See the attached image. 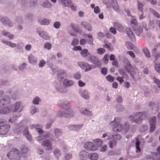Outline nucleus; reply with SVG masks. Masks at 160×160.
Returning a JSON list of instances; mask_svg holds the SVG:
<instances>
[{
    "label": "nucleus",
    "instance_id": "1",
    "mask_svg": "<svg viewBox=\"0 0 160 160\" xmlns=\"http://www.w3.org/2000/svg\"><path fill=\"white\" fill-rule=\"evenodd\" d=\"M146 113L145 112H139L135 114L130 116V119L134 122L137 123H141L143 118L145 117Z\"/></svg>",
    "mask_w": 160,
    "mask_h": 160
},
{
    "label": "nucleus",
    "instance_id": "2",
    "mask_svg": "<svg viewBox=\"0 0 160 160\" xmlns=\"http://www.w3.org/2000/svg\"><path fill=\"white\" fill-rule=\"evenodd\" d=\"M7 156L11 160H20L21 158L20 152L15 148L12 149Z\"/></svg>",
    "mask_w": 160,
    "mask_h": 160
},
{
    "label": "nucleus",
    "instance_id": "3",
    "mask_svg": "<svg viewBox=\"0 0 160 160\" xmlns=\"http://www.w3.org/2000/svg\"><path fill=\"white\" fill-rule=\"evenodd\" d=\"M78 65L82 69H84L85 72H88L95 68L93 65H90L86 62H78Z\"/></svg>",
    "mask_w": 160,
    "mask_h": 160
},
{
    "label": "nucleus",
    "instance_id": "4",
    "mask_svg": "<svg viewBox=\"0 0 160 160\" xmlns=\"http://www.w3.org/2000/svg\"><path fill=\"white\" fill-rule=\"evenodd\" d=\"M68 112H70V113L68 114V113H66L64 111H62L60 110L57 112L56 116L58 117H68L69 118L72 117L74 114V113L73 111L71 109H69L68 111Z\"/></svg>",
    "mask_w": 160,
    "mask_h": 160
},
{
    "label": "nucleus",
    "instance_id": "5",
    "mask_svg": "<svg viewBox=\"0 0 160 160\" xmlns=\"http://www.w3.org/2000/svg\"><path fill=\"white\" fill-rule=\"evenodd\" d=\"M84 147L87 150L90 151H94L98 149L97 147L92 142H87L84 144Z\"/></svg>",
    "mask_w": 160,
    "mask_h": 160
},
{
    "label": "nucleus",
    "instance_id": "6",
    "mask_svg": "<svg viewBox=\"0 0 160 160\" xmlns=\"http://www.w3.org/2000/svg\"><path fill=\"white\" fill-rule=\"evenodd\" d=\"M54 86L57 90L60 92L65 93L67 91L66 88L63 86L61 82L59 81L55 82L54 83Z\"/></svg>",
    "mask_w": 160,
    "mask_h": 160
},
{
    "label": "nucleus",
    "instance_id": "7",
    "mask_svg": "<svg viewBox=\"0 0 160 160\" xmlns=\"http://www.w3.org/2000/svg\"><path fill=\"white\" fill-rule=\"evenodd\" d=\"M21 3L26 6H34L37 4L36 0H19Z\"/></svg>",
    "mask_w": 160,
    "mask_h": 160
},
{
    "label": "nucleus",
    "instance_id": "8",
    "mask_svg": "<svg viewBox=\"0 0 160 160\" xmlns=\"http://www.w3.org/2000/svg\"><path fill=\"white\" fill-rule=\"evenodd\" d=\"M126 64L127 66L126 69L127 72L130 75L132 78L134 79V76L132 74V73H135L133 68L128 60L127 61Z\"/></svg>",
    "mask_w": 160,
    "mask_h": 160
},
{
    "label": "nucleus",
    "instance_id": "9",
    "mask_svg": "<svg viewBox=\"0 0 160 160\" xmlns=\"http://www.w3.org/2000/svg\"><path fill=\"white\" fill-rule=\"evenodd\" d=\"M135 139L136 141L135 142L136 152L138 153L141 151V148L139 147L140 144L142 142H144V140L141 137L139 136L136 138Z\"/></svg>",
    "mask_w": 160,
    "mask_h": 160
},
{
    "label": "nucleus",
    "instance_id": "10",
    "mask_svg": "<svg viewBox=\"0 0 160 160\" xmlns=\"http://www.w3.org/2000/svg\"><path fill=\"white\" fill-rule=\"evenodd\" d=\"M5 122L1 121V134H5L7 133L10 128L9 125L4 124Z\"/></svg>",
    "mask_w": 160,
    "mask_h": 160
},
{
    "label": "nucleus",
    "instance_id": "11",
    "mask_svg": "<svg viewBox=\"0 0 160 160\" xmlns=\"http://www.w3.org/2000/svg\"><path fill=\"white\" fill-rule=\"evenodd\" d=\"M149 123L150 125V132H153L156 126V116H153L150 118Z\"/></svg>",
    "mask_w": 160,
    "mask_h": 160
},
{
    "label": "nucleus",
    "instance_id": "12",
    "mask_svg": "<svg viewBox=\"0 0 160 160\" xmlns=\"http://www.w3.org/2000/svg\"><path fill=\"white\" fill-rule=\"evenodd\" d=\"M21 106V102H17L13 104L10 105L9 108H11L12 112H16L20 109Z\"/></svg>",
    "mask_w": 160,
    "mask_h": 160
},
{
    "label": "nucleus",
    "instance_id": "13",
    "mask_svg": "<svg viewBox=\"0 0 160 160\" xmlns=\"http://www.w3.org/2000/svg\"><path fill=\"white\" fill-rule=\"evenodd\" d=\"M29 127L31 129H36V131L38 132V134H41L43 132V130L42 129L43 126L42 125L39 124H31L30 125Z\"/></svg>",
    "mask_w": 160,
    "mask_h": 160
},
{
    "label": "nucleus",
    "instance_id": "14",
    "mask_svg": "<svg viewBox=\"0 0 160 160\" xmlns=\"http://www.w3.org/2000/svg\"><path fill=\"white\" fill-rule=\"evenodd\" d=\"M1 22L3 24L6 25L8 27L11 28L13 26L12 22L7 17H2L1 19Z\"/></svg>",
    "mask_w": 160,
    "mask_h": 160
},
{
    "label": "nucleus",
    "instance_id": "15",
    "mask_svg": "<svg viewBox=\"0 0 160 160\" xmlns=\"http://www.w3.org/2000/svg\"><path fill=\"white\" fill-rule=\"evenodd\" d=\"M11 102L10 98L7 97L5 96L1 98V106H6Z\"/></svg>",
    "mask_w": 160,
    "mask_h": 160
},
{
    "label": "nucleus",
    "instance_id": "16",
    "mask_svg": "<svg viewBox=\"0 0 160 160\" xmlns=\"http://www.w3.org/2000/svg\"><path fill=\"white\" fill-rule=\"evenodd\" d=\"M149 105L153 111L158 112L160 109V104L157 102L156 103L153 102H150Z\"/></svg>",
    "mask_w": 160,
    "mask_h": 160
},
{
    "label": "nucleus",
    "instance_id": "17",
    "mask_svg": "<svg viewBox=\"0 0 160 160\" xmlns=\"http://www.w3.org/2000/svg\"><path fill=\"white\" fill-rule=\"evenodd\" d=\"M79 111L83 115H87L89 117H91L93 116V114L91 111L88 110L87 108L83 107L80 108Z\"/></svg>",
    "mask_w": 160,
    "mask_h": 160
},
{
    "label": "nucleus",
    "instance_id": "18",
    "mask_svg": "<svg viewBox=\"0 0 160 160\" xmlns=\"http://www.w3.org/2000/svg\"><path fill=\"white\" fill-rule=\"evenodd\" d=\"M22 156L24 158L27 157L30 154L28 148L26 147H22L21 148V154Z\"/></svg>",
    "mask_w": 160,
    "mask_h": 160
},
{
    "label": "nucleus",
    "instance_id": "19",
    "mask_svg": "<svg viewBox=\"0 0 160 160\" xmlns=\"http://www.w3.org/2000/svg\"><path fill=\"white\" fill-rule=\"evenodd\" d=\"M41 145L44 146L45 149L47 150H50L52 149V146L51 142L49 140H46L43 141L41 143Z\"/></svg>",
    "mask_w": 160,
    "mask_h": 160
},
{
    "label": "nucleus",
    "instance_id": "20",
    "mask_svg": "<svg viewBox=\"0 0 160 160\" xmlns=\"http://www.w3.org/2000/svg\"><path fill=\"white\" fill-rule=\"evenodd\" d=\"M79 93L85 99H89L90 98L89 92L88 90H81L79 91Z\"/></svg>",
    "mask_w": 160,
    "mask_h": 160
},
{
    "label": "nucleus",
    "instance_id": "21",
    "mask_svg": "<svg viewBox=\"0 0 160 160\" xmlns=\"http://www.w3.org/2000/svg\"><path fill=\"white\" fill-rule=\"evenodd\" d=\"M28 60L29 62L33 65L36 64L38 62L37 58L35 55L31 54L29 55Z\"/></svg>",
    "mask_w": 160,
    "mask_h": 160
},
{
    "label": "nucleus",
    "instance_id": "22",
    "mask_svg": "<svg viewBox=\"0 0 160 160\" xmlns=\"http://www.w3.org/2000/svg\"><path fill=\"white\" fill-rule=\"evenodd\" d=\"M58 105L60 108L64 110L69 107V103L67 101L60 100L58 102Z\"/></svg>",
    "mask_w": 160,
    "mask_h": 160
},
{
    "label": "nucleus",
    "instance_id": "23",
    "mask_svg": "<svg viewBox=\"0 0 160 160\" xmlns=\"http://www.w3.org/2000/svg\"><path fill=\"white\" fill-rule=\"evenodd\" d=\"M40 5L42 7L47 8H50L52 6L51 3L48 0H42Z\"/></svg>",
    "mask_w": 160,
    "mask_h": 160
},
{
    "label": "nucleus",
    "instance_id": "24",
    "mask_svg": "<svg viewBox=\"0 0 160 160\" xmlns=\"http://www.w3.org/2000/svg\"><path fill=\"white\" fill-rule=\"evenodd\" d=\"M125 31L129 39L132 41H135L136 40L135 36L130 29L127 28L125 29Z\"/></svg>",
    "mask_w": 160,
    "mask_h": 160
},
{
    "label": "nucleus",
    "instance_id": "25",
    "mask_svg": "<svg viewBox=\"0 0 160 160\" xmlns=\"http://www.w3.org/2000/svg\"><path fill=\"white\" fill-rule=\"evenodd\" d=\"M23 135L25 137L28 141L30 142L32 140V137L29 132L28 131V127H25V128L23 132Z\"/></svg>",
    "mask_w": 160,
    "mask_h": 160
},
{
    "label": "nucleus",
    "instance_id": "26",
    "mask_svg": "<svg viewBox=\"0 0 160 160\" xmlns=\"http://www.w3.org/2000/svg\"><path fill=\"white\" fill-rule=\"evenodd\" d=\"M91 61L94 64L99 66L101 64V62L99 59L94 56H91L90 57Z\"/></svg>",
    "mask_w": 160,
    "mask_h": 160
},
{
    "label": "nucleus",
    "instance_id": "27",
    "mask_svg": "<svg viewBox=\"0 0 160 160\" xmlns=\"http://www.w3.org/2000/svg\"><path fill=\"white\" fill-rule=\"evenodd\" d=\"M81 26L89 31H91L92 29V27L91 25L85 22H82L81 24Z\"/></svg>",
    "mask_w": 160,
    "mask_h": 160
},
{
    "label": "nucleus",
    "instance_id": "28",
    "mask_svg": "<svg viewBox=\"0 0 160 160\" xmlns=\"http://www.w3.org/2000/svg\"><path fill=\"white\" fill-rule=\"evenodd\" d=\"M113 127V131L115 132H120L123 129V126L121 124H115Z\"/></svg>",
    "mask_w": 160,
    "mask_h": 160
},
{
    "label": "nucleus",
    "instance_id": "29",
    "mask_svg": "<svg viewBox=\"0 0 160 160\" xmlns=\"http://www.w3.org/2000/svg\"><path fill=\"white\" fill-rule=\"evenodd\" d=\"M11 112V108H9V106L8 107L1 106V113L8 114Z\"/></svg>",
    "mask_w": 160,
    "mask_h": 160
},
{
    "label": "nucleus",
    "instance_id": "30",
    "mask_svg": "<svg viewBox=\"0 0 160 160\" xmlns=\"http://www.w3.org/2000/svg\"><path fill=\"white\" fill-rule=\"evenodd\" d=\"M63 85L66 87H70L73 85L75 83L74 81L69 80L68 79H65L63 81Z\"/></svg>",
    "mask_w": 160,
    "mask_h": 160
},
{
    "label": "nucleus",
    "instance_id": "31",
    "mask_svg": "<svg viewBox=\"0 0 160 160\" xmlns=\"http://www.w3.org/2000/svg\"><path fill=\"white\" fill-rule=\"evenodd\" d=\"M111 7H112L114 11L117 12L119 11V5L116 0H111Z\"/></svg>",
    "mask_w": 160,
    "mask_h": 160
},
{
    "label": "nucleus",
    "instance_id": "32",
    "mask_svg": "<svg viewBox=\"0 0 160 160\" xmlns=\"http://www.w3.org/2000/svg\"><path fill=\"white\" fill-rule=\"evenodd\" d=\"M50 19H48L46 18H41L38 20V22L40 24L43 25H47L49 24L51 22Z\"/></svg>",
    "mask_w": 160,
    "mask_h": 160
},
{
    "label": "nucleus",
    "instance_id": "33",
    "mask_svg": "<svg viewBox=\"0 0 160 160\" xmlns=\"http://www.w3.org/2000/svg\"><path fill=\"white\" fill-rule=\"evenodd\" d=\"M113 25L115 28L120 32L123 31L124 28L122 25L118 22H115L113 23Z\"/></svg>",
    "mask_w": 160,
    "mask_h": 160
},
{
    "label": "nucleus",
    "instance_id": "34",
    "mask_svg": "<svg viewBox=\"0 0 160 160\" xmlns=\"http://www.w3.org/2000/svg\"><path fill=\"white\" fill-rule=\"evenodd\" d=\"M38 34L42 38L45 39L49 40L50 38V37L44 31H41L38 32Z\"/></svg>",
    "mask_w": 160,
    "mask_h": 160
},
{
    "label": "nucleus",
    "instance_id": "35",
    "mask_svg": "<svg viewBox=\"0 0 160 160\" xmlns=\"http://www.w3.org/2000/svg\"><path fill=\"white\" fill-rule=\"evenodd\" d=\"M121 121V118L120 117H116L114 118V120L111 121L109 123V125L111 126H114L115 124H119V123Z\"/></svg>",
    "mask_w": 160,
    "mask_h": 160
},
{
    "label": "nucleus",
    "instance_id": "36",
    "mask_svg": "<svg viewBox=\"0 0 160 160\" xmlns=\"http://www.w3.org/2000/svg\"><path fill=\"white\" fill-rule=\"evenodd\" d=\"M89 154L84 150L82 151L80 154V158L82 160H86Z\"/></svg>",
    "mask_w": 160,
    "mask_h": 160
},
{
    "label": "nucleus",
    "instance_id": "37",
    "mask_svg": "<svg viewBox=\"0 0 160 160\" xmlns=\"http://www.w3.org/2000/svg\"><path fill=\"white\" fill-rule=\"evenodd\" d=\"M2 42L6 45L9 46L12 48H15L17 46L16 44L12 43L10 41H8L5 40H2Z\"/></svg>",
    "mask_w": 160,
    "mask_h": 160
},
{
    "label": "nucleus",
    "instance_id": "38",
    "mask_svg": "<svg viewBox=\"0 0 160 160\" xmlns=\"http://www.w3.org/2000/svg\"><path fill=\"white\" fill-rule=\"evenodd\" d=\"M58 1L64 7H69L71 5V0H59Z\"/></svg>",
    "mask_w": 160,
    "mask_h": 160
},
{
    "label": "nucleus",
    "instance_id": "39",
    "mask_svg": "<svg viewBox=\"0 0 160 160\" xmlns=\"http://www.w3.org/2000/svg\"><path fill=\"white\" fill-rule=\"evenodd\" d=\"M2 35L8 37L10 39H13L14 37V35L11 34L10 32L6 31H2Z\"/></svg>",
    "mask_w": 160,
    "mask_h": 160
},
{
    "label": "nucleus",
    "instance_id": "40",
    "mask_svg": "<svg viewBox=\"0 0 160 160\" xmlns=\"http://www.w3.org/2000/svg\"><path fill=\"white\" fill-rule=\"evenodd\" d=\"M104 43L105 45L103 46L104 48H107L110 51H112L113 50V46L110 42L105 41Z\"/></svg>",
    "mask_w": 160,
    "mask_h": 160
},
{
    "label": "nucleus",
    "instance_id": "41",
    "mask_svg": "<svg viewBox=\"0 0 160 160\" xmlns=\"http://www.w3.org/2000/svg\"><path fill=\"white\" fill-rule=\"evenodd\" d=\"M88 157L90 160H97L98 158V155L95 153H90L88 155Z\"/></svg>",
    "mask_w": 160,
    "mask_h": 160
},
{
    "label": "nucleus",
    "instance_id": "42",
    "mask_svg": "<svg viewBox=\"0 0 160 160\" xmlns=\"http://www.w3.org/2000/svg\"><path fill=\"white\" fill-rule=\"evenodd\" d=\"M134 31L136 35L138 36H139L142 32V28L141 26H139L138 28H134Z\"/></svg>",
    "mask_w": 160,
    "mask_h": 160
},
{
    "label": "nucleus",
    "instance_id": "43",
    "mask_svg": "<svg viewBox=\"0 0 160 160\" xmlns=\"http://www.w3.org/2000/svg\"><path fill=\"white\" fill-rule=\"evenodd\" d=\"M58 78L60 80L63 79L64 77H66V72L63 70H62L61 72L57 75Z\"/></svg>",
    "mask_w": 160,
    "mask_h": 160
},
{
    "label": "nucleus",
    "instance_id": "44",
    "mask_svg": "<svg viewBox=\"0 0 160 160\" xmlns=\"http://www.w3.org/2000/svg\"><path fill=\"white\" fill-rule=\"evenodd\" d=\"M54 132L55 136L57 138L59 137L62 135V132L58 128H55L54 129Z\"/></svg>",
    "mask_w": 160,
    "mask_h": 160
},
{
    "label": "nucleus",
    "instance_id": "45",
    "mask_svg": "<svg viewBox=\"0 0 160 160\" xmlns=\"http://www.w3.org/2000/svg\"><path fill=\"white\" fill-rule=\"evenodd\" d=\"M142 51L144 53L146 57L148 58H149L151 57L150 52L148 48L145 47L142 49Z\"/></svg>",
    "mask_w": 160,
    "mask_h": 160
},
{
    "label": "nucleus",
    "instance_id": "46",
    "mask_svg": "<svg viewBox=\"0 0 160 160\" xmlns=\"http://www.w3.org/2000/svg\"><path fill=\"white\" fill-rule=\"evenodd\" d=\"M81 55L83 57L86 58L89 55V53L87 49H84L80 52Z\"/></svg>",
    "mask_w": 160,
    "mask_h": 160
},
{
    "label": "nucleus",
    "instance_id": "47",
    "mask_svg": "<svg viewBox=\"0 0 160 160\" xmlns=\"http://www.w3.org/2000/svg\"><path fill=\"white\" fill-rule=\"evenodd\" d=\"M31 114L33 115L35 114L36 112H39V109L38 108H36L35 106H32L31 108Z\"/></svg>",
    "mask_w": 160,
    "mask_h": 160
},
{
    "label": "nucleus",
    "instance_id": "48",
    "mask_svg": "<svg viewBox=\"0 0 160 160\" xmlns=\"http://www.w3.org/2000/svg\"><path fill=\"white\" fill-rule=\"evenodd\" d=\"M94 142L95 143L97 147L101 146L103 144L102 141L100 139H96L94 140Z\"/></svg>",
    "mask_w": 160,
    "mask_h": 160
},
{
    "label": "nucleus",
    "instance_id": "49",
    "mask_svg": "<svg viewBox=\"0 0 160 160\" xmlns=\"http://www.w3.org/2000/svg\"><path fill=\"white\" fill-rule=\"evenodd\" d=\"M149 11L152 14H153L154 16L157 18H159L160 17V15L158 13L155 11L152 8H149Z\"/></svg>",
    "mask_w": 160,
    "mask_h": 160
},
{
    "label": "nucleus",
    "instance_id": "50",
    "mask_svg": "<svg viewBox=\"0 0 160 160\" xmlns=\"http://www.w3.org/2000/svg\"><path fill=\"white\" fill-rule=\"evenodd\" d=\"M41 101V99L38 97L35 98L32 101V103L34 105H38Z\"/></svg>",
    "mask_w": 160,
    "mask_h": 160
},
{
    "label": "nucleus",
    "instance_id": "51",
    "mask_svg": "<svg viewBox=\"0 0 160 160\" xmlns=\"http://www.w3.org/2000/svg\"><path fill=\"white\" fill-rule=\"evenodd\" d=\"M71 28L73 29V30L77 32L80 33L81 32V30L77 26H75L73 24H71Z\"/></svg>",
    "mask_w": 160,
    "mask_h": 160
},
{
    "label": "nucleus",
    "instance_id": "52",
    "mask_svg": "<svg viewBox=\"0 0 160 160\" xmlns=\"http://www.w3.org/2000/svg\"><path fill=\"white\" fill-rule=\"evenodd\" d=\"M103 3L106 5L107 8H111V2H110V0H102Z\"/></svg>",
    "mask_w": 160,
    "mask_h": 160
},
{
    "label": "nucleus",
    "instance_id": "53",
    "mask_svg": "<svg viewBox=\"0 0 160 160\" xmlns=\"http://www.w3.org/2000/svg\"><path fill=\"white\" fill-rule=\"evenodd\" d=\"M137 7L138 10L141 12H142L143 9V5L138 1V2Z\"/></svg>",
    "mask_w": 160,
    "mask_h": 160
},
{
    "label": "nucleus",
    "instance_id": "54",
    "mask_svg": "<svg viewBox=\"0 0 160 160\" xmlns=\"http://www.w3.org/2000/svg\"><path fill=\"white\" fill-rule=\"evenodd\" d=\"M117 142L115 140L110 141L109 143V146L111 148H112L117 144Z\"/></svg>",
    "mask_w": 160,
    "mask_h": 160
},
{
    "label": "nucleus",
    "instance_id": "55",
    "mask_svg": "<svg viewBox=\"0 0 160 160\" xmlns=\"http://www.w3.org/2000/svg\"><path fill=\"white\" fill-rule=\"evenodd\" d=\"M81 78V75L80 72H77L73 74V78L76 80H80Z\"/></svg>",
    "mask_w": 160,
    "mask_h": 160
},
{
    "label": "nucleus",
    "instance_id": "56",
    "mask_svg": "<svg viewBox=\"0 0 160 160\" xmlns=\"http://www.w3.org/2000/svg\"><path fill=\"white\" fill-rule=\"evenodd\" d=\"M112 137L114 140H120L121 138V136L119 134L117 133L112 135Z\"/></svg>",
    "mask_w": 160,
    "mask_h": 160
},
{
    "label": "nucleus",
    "instance_id": "57",
    "mask_svg": "<svg viewBox=\"0 0 160 160\" xmlns=\"http://www.w3.org/2000/svg\"><path fill=\"white\" fill-rule=\"evenodd\" d=\"M153 82L156 84L158 87L159 88L160 90V81L155 78H152Z\"/></svg>",
    "mask_w": 160,
    "mask_h": 160
},
{
    "label": "nucleus",
    "instance_id": "58",
    "mask_svg": "<svg viewBox=\"0 0 160 160\" xmlns=\"http://www.w3.org/2000/svg\"><path fill=\"white\" fill-rule=\"evenodd\" d=\"M148 26L152 29H154L155 28L154 21L152 20L149 21L148 23Z\"/></svg>",
    "mask_w": 160,
    "mask_h": 160
},
{
    "label": "nucleus",
    "instance_id": "59",
    "mask_svg": "<svg viewBox=\"0 0 160 160\" xmlns=\"http://www.w3.org/2000/svg\"><path fill=\"white\" fill-rule=\"evenodd\" d=\"M97 52L98 54L102 55L105 52V50L103 48H100L97 49Z\"/></svg>",
    "mask_w": 160,
    "mask_h": 160
},
{
    "label": "nucleus",
    "instance_id": "60",
    "mask_svg": "<svg viewBox=\"0 0 160 160\" xmlns=\"http://www.w3.org/2000/svg\"><path fill=\"white\" fill-rule=\"evenodd\" d=\"M129 127L130 125L129 123L126 122L124 124V126H123V130H124L125 132H127L129 129Z\"/></svg>",
    "mask_w": 160,
    "mask_h": 160
},
{
    "label": "nucleus",
    "instance_id": "61",
    "mask_svg": "<svg viewBox=\"0 0 160 160\" xmlns=\"http://www.w3.org/2000/svg\"><path fill=\"white\" fill-rule=\"evenodd\" d=\"M61 25L60 22L58 21H56L53 24L54 27L56 29L59 28Z\"/></svg>",
    "mask_w": 160,
    "mask_h": 160
},
{
    "label": "nucleus",
    "instance_id": "62",
    "mask_svg": "<svg viewBox=\"0 0 160 160\" xmlns=\"http://www.w3.org/2000/svg\"><path fill=\"white\" fill-rule=\"evenodd\" d=\"M126 46L127 48L129 49H132L133 48V45L132 43L130 42H127L126 43Z\"/></svg>",
    "mask_w": 160,
    "mask_h": 160
},
{
    "label": "nucleus",
    "instance_id": "63",
    "mask_svg": "<svg viewBox=\"0 0 160 160\" xmlns=\"http://www.w3.org/2000/svg\"><path fill=\"white\" fill-rule=\"evenodd\" d=\"M46 64V62L44 60H40L39 61L38 66L39 68L43 67Z\"/></svg>",
    "mask_w": 160,
    "mask_h": 160
},
{
    "label": "nucleus",
    "instance_id": "64",
    "mask_svg": "<svg viewBox=\"0 0 160 160\" xmlns=\"http://www.w3.org/2000/svg\"><path fill=\"white\" fill-rule=\"evenodd\" d=\"M107 80L110 82H112L114 80V78L111 75H108L106 77Z\"/></svg>",
    "mask_w": 160,
    "mask_h": 160
}]
</instances>
